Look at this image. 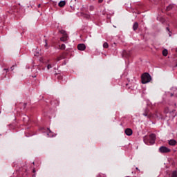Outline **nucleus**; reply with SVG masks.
Wrapping results in <instances>:
<instances>
[{
  "label": "nucleus",
  "mask_w": 177,
  "mask_h": 177,
  "mask_svg": "<svg viewBox=\"0 0 177 177\" xmlns=\"http://www.w3.org/2000/svg\"><path fill=\"white\" fill-rule=\"evenodd\" d=\"M162 55H163V56H167L168 55V50H167V49L163 50Z\"/></svg>",
  "instance_id": "obj_13"
},
{
  "label": "nucleus",
  "mask_w": 177,
  "mask_h": 177,
  "mask_svg": "<svg viewBox=\"0 0 177 177\" xmlns=\"http://www.w3.org/2000/svg\"><path fill=\"white\" fill-rule=\"evenodd\" d=\"M125 133L126 135H127V136H131V135H132L133 132H132V129H127L125 130Z\"/></svg>",
  "instance_id": "obj_6"
},
{
  "label": "nucleus",
  "mask_w": 177,
  "mask_h": 177,
  "mask_svg": "<svg viewBox=\"0 0 177 177\" xmlns=\"http://www.w3.org/2000/svg\"><path fill=\"white\" fill-rule=\"evenodd\" d=\"M176 143H177L176 140H175L174 139L169 140V145L170 146H175L176 145Z\"/></svg>",
  "instance_id": "obj_7"
},
{
  "label": "nucleus",
  "mask_w": 177,
  "mask_h": 177,
  "mask_svg": "<svg viewBox=\"0 0 177 177\" xmlns=\"http://www.w3.org/2000/svg\"><path fill=\"white\" fill-rule=\"evenodd\" d=\"M138 22L134 23L133 26V29L134 30V31H136V30H138Z\"/></svg>",
  "instance_id": "obj_12"
},
{
  "label": "nucleus",
  "mask_w": 177,
  "mask_h": 177,
  "mask_svg": "<svg viewBox=\"0 0 177 177\" xmlns=\"http://www.w3.org/2000/svg\"><path fill=\"white\" fill-rule=\"evenodd\" d=\"M86 48V46H85V44H78L77 46V49L79 50H85Z\"/></svg>",
  "instance_id": "obj_5"
},
{
  "label": "nucleus",
  "mask_w": 177,
  "mask_h": 177,
  "mask_svg": "<svg viewBox=\"0 0 177 177\" xmlns=\"http://www.w3.org/2000/svg\"><path fill=\"white\" fill-rule=\"evenodd\" d=\"M75 1H78V0H75Z\"/></svg>",
  "instance_id": "obj_35"
},
{
  "label": "nucleus",
  "mask_w": 177,
  "mask_h": 177,
  "mask_svg": "<svg viewBox=\"0 0 177 177\" xmlns=\"http://www.w3.org/2000/svg\"><path fill=\"white\" fill-rule=\"evenodd\" d=\"M56 65V64H53V66H55Z\"/></svg>",
  "instance_id": "obj_30"
},
{
  "label": "nucleus",
  "mask_w": 177,
  "mask_h": 177,
  "mask_svg": "<svg viewBox=\"0 0 177 177\" xmlns=\"http://www.w3.org/2000/svg\"><path fill=\"white\" fill-rule=\"evenodd\" d=\"M99 3H102L103 2V0H98Z\"/></svg>",
  "instance_id": "obj_26"
},
{
  "label": "nucleus",
  "mask_w": 177,
  "mask_h": 177,
  "mask_svg": "<svg viewBox=\"0 0 177 177\" xmlns=\"http://www.w3.org/2000/svg\"><path fill=\"white\" fill-rule=\"evenodd\" d=\"M38 8H41V4H39V5H38Z\"/></svg>",
  "instance_id": "obj_29"
},
{
  "label": "nucleus",
  "mask_w": 177,
  "mask_h": 177,
  "mask_svg": "<svg viewBox=\"0 0 177 177\" xmlns=\"http://www.w3.org/2000/svg\"><path fill=\"white\" fill-rule=\"evenodd\" d=\"M151 81V76L149 73H144L142 75V84H147Z\"/></svg>",
  "instance_id": "obj_2"
},
{
  "label": "nucleus",
  "mask_w": 177,
  "mask_h": 177,
  "mask_svg": "<svg viewBox=\"0 0 177 177\" xmlns=\"http://www.w3.org/2000/svg\"><path fill=\"white\" fill-rule=\"evenodd\" d=\"M27 105V104H24V106H26Z\"/></svg>",
  "instance_id": "obj_32"
},
{
  "label": "nucleus",
  "mask_w": 177,
  "mask_h": 177,
  "mask_svg": "<svg viewBox=\"0 0 177 177\" xmlns=\"http://www.w3.org/2000/svg\"><path fill=\"white\" fill-rule=\"evenodd\" d=\"M60 49H66V45L65 44H62L61 46H59Z\"/></svg>",
  "instance_id": "obj_20"
},
{
  "label": "nucleus",
  "mask_w": 177,
  "mask_h": 177,
  "mask_svg": "<svg viewBox=\"0 0 177 177\" xmlns=\"http://www.w3.org/2000/svg\"><path fill=\"white\" fill-rule=\"evenodd\" d=\"M44 42H45L44 46H45L46 48H48V40L45 39V40H44Z\"/></svg>",
  "instance_id": "obj_22"
},
{
  "label": "nucleus",
  "mask_w": 177,
  "mask_h": 177,
  "mask_svg": "<svg viewBox=\"0 0 177 177\" xmlns=\"http://www.w3.org/2000/svg\"><path fill=\"white\" fill-rule=\"evenodd\" d=\"M136 169H139L138 167H136Z\"/></svg>",
  "instance_id": "obj_33"
},
{
  "label": "nucleus",
  "mask_w": 177,
  "mask_h": 177,
  "mask_svg": "<svg viewBox=\"0 0 177 177\" xmlns=\"http://www.w3.org/2000/svg\"><path fill=\"white\" fill-rule=\"evenodd\" d=\"M68 36L67 35H64L60 38V41H62V42H66V41H68Z\"/></svg>",
  "instance_id": "obj_9"
},
{
  "label": "nucleus",
  "mask_w": 177,
  "mask_h": 177,
  "mask_svg": "<svg viewBox=\"0 0 177 177\" xmlns=\"http://www.w3.org/2000/svg\"><path fill=\"white\" fill-rule=\"evenodd\" d=\"M156 142V134H151L149 137H144V142L145 145H154Z\"/></svg>",
  "instance_id": "obj_1"
},
{
  "label": "nucleus",
  "mask_w": 177,
  "mask_h": 177,
  "mask_svg": "<svg viewBox=\"0 0 177 177\" xmlns=\"http://www.w3.org/2000/svg\"><path fill=\"white\" fill-rule=\"evenodd\" d=\"M142 115H144L145 117H147V118H150V117H151V113H150V110H149V109H145L144 110V113H142Z\"/></svg>",
  "instance_id": "obj_4"
},
{
  "label": "nucleus",
  "mask_w": 177,
  "mask_h": 177,
  "mask_svg": "<svg viewBox=\"0 0 177 177\" xmlns=\"http://www.w3.org/2000/svg\"><path fill=\"white\" fill-rule=\"evenodd\" d=\"M174 8L173 5H169V6L167 7L166 10H171Z\"/></svg>",
  "instance_id": "obj_16"
},
{
  "label": "nucleus",
  "mask_w": 177,
  "mask_h": 177,
  "mask_svg": "<svg viewBox=\"0 0 177 177\" xmlns=\"http://www.w3.org/2000/svg\"><path fill=\"white\" fill-rule=\"evenodd\" d=\"M4 71H6V73H8V71H9V69H8V68H4Z\"/></svg>",
  "instance_id": "obj_27"
},
{
  "label": "nucleus",
  "mask_w": 177,
  "mask_h": 177,
  "mask_svg": "<svg viewBox=\"0 0 177 177\" xmlns=\"http://www.w3.org/2000/svg\"><path fill=\"white\" fill-rule=\"evenodd\" d=\"M48 130L49 131V133H47V136L48 138H53V133L52 132V131H50V129H49V128H48Z\"/></svg>",
  "instance_id": "obj_11"
},
{
  "label": "nucleus",
  "mask_w": 177,
  "mask_h": 177,
  "mask_svg": "<svg viewBox=\"0 0 177 177\" xmlns=\"http://www.w3.org/2000/svg\"><path fill=\"white\" fill-rule=\"evenodd\" d=\"M166 30H167V31H168L169 32V37H171V31L169 30V28H166Z\"/></svg>",
  "instance_id": "obj_21"
},
{
  "label": "nucleus",
  "mask_w": 177,
  "mask_h": 177,
  "mask_svg": "<svg viewBox=\"0 0 177 177\" xmlns=\"http://www.w3.org/2000/svg\"><path fill=\"white\" fill-rule=\"evenodd\" d=\"M172 177H177V171H173Z\"/></svg>",
  "instance_id": "obj_18"
},
{
  "label": "nucleus",
  "mask_w": 177,
  "mask_h": 177,
  "mask_svg": "<svg viewBox=\"0 0 177 177\" xmlns=\"http://www.w3.org/2000/svg\"><path fill=\"white\" fill-rule=\"evenodd\" d=\"M174 95H175V96L177 97L176 93H171V94H170L171 97H172V96H174Z\"/></svg>",
  "instance_id": "obj_23"
},
{
  "label": "nucleus",
  "mask_w": 177,
  "mask_h": 177,
  "mask_svg": "<svg viewBox=\"0 0 177 177\" xmlns=\"http://www.w3.org/2000/svg\"><path fill=\"white\" fill-rule=\"evenodd\" d=\"M56 106H59V101H57Z\"/></svg>",
  "instance_id": "obj_28"
},
{
  "label": "nucleus",
  "mask_w": 177,
  "mask_h": 177,
  "mask_svg": "<svg viewBox=\"0 0 177 177\" xmlns=\"http://www.w3.org/2000/svg\"><path fill=\"white\" fill-rule=\"evenodd\" d=\"M103 48H105L106 49H107V48H109V44L107 42H104L103 44Z\"/></svg>",
  "instance_id": "obj_15"
},
{
  "label": "nucleus",
  "mask_w": 177,
  "mask_h": 177,
  "mask_svg": "<svg viewBox=\"0 0 177 177\" xmlns=\"http://www.w3.org/2000/svg\"><path fill=\"white\" fill-rule=\"evenodd\" d=\"M33 172H35V170H33Z\"/></svg>",
  "instance_id": "obj_34"
},
{
  "label": "nucleus",
  "mask_w": 177,
  "mask_h": 177,
  "mask_svg": "<svg viewBox=\"0 0 177 177\" xmlns=\"http://www.w3.org/2000/svg\"><path fill=\"white\" fill-rule=\"evenodd\" d=\"M122 56V57H126V58L129 57V56H130L129 52L124 51Z\"/></svg>",
  "instance_id": "obj_8"
},
{
  "label": "nucleus",
  "mask_w": 177,
  "mask_h": 177,
  "mask_svg": "<svg viewBox=\"0 0 177 177\" xmlns=\"http://www.w3.org/2000/svg\"><path fill=\"white\" fill-rule=\"evenodd\" d=\"M65 5H66V1H61L58 3V6H59V8H63V6H64Z\"/></svg>",
  "instance_id": "obj_10"
},
{
  "label": "nucleus",
  "mask_w": 177,
  "mask_h": 177,
  "mask_svg": "<svg viewBox=\"0 0 177 177\" xmlns=\"http://www.w3.org/2000/svg\"><path fill=\"white\" fill-rule=\"evenodd\" d=\"M62 59H64V56L61 55L60 57H57L56 59L57 62H60V60H62Z\"/></svg>",
  "instance_id": "obj_14"
},
{
  "label": "nucleus",
  "mask_w": 177,
  "mask_h": 177,
  "mask_svg": "<svg viewBox=\"0 0 177 177\" xmlns=\"http://www.w3.org/2000/svg\"><path fill=\"white\" fill-rule=\"evenodd\" d=\"M51 104H53V102H51Z\"/></svg>",
  "instance_id": "obj_31"
},
{
  "label": "nucleus",
  "mask_w": 177,
  "mask_h": 177,
  "mask_svg": "<svg viewBox=\"0 0 177 177\" xmlns=\"http://www.w3.org/2000/svg\"><path fill=\"white\" fill-rule=\"evenodd\" d=\"M160 153H169L171 149L167 147L162 146L159 148Z\"/></svg>",
  "instance_id": "obj_3"
},
{
  "label": "nucleus",
  "mask_w": 177,
  "mask_h": 177,
  "mask_svg": "<svg viewBox=\"0 0 177 177\" xmlns=\"http://www.w3.org/2000/svg\"><path fill=\"white\" fill-rule=\"evenodd\" d=\"M10 70H11V71H13V70H15V66H11Z\"/></svg>",
  "instance_id": "obj_25"
},
{
  "label": "nucleus",
  "mask_w": 177,
  "mask_h": 177,
  "mask_svg": "<svg viewBox=\"0 0 177 177\" xmlns=\"http://www.w3.org/2000/svg\"><path fill=\"white\" fill-rule=\"evenodd\" d=\"M60 32L61 34H62L63 37H64V35H67V33L66 32L65 30H60Z\"/></svg>",
  "instance_id": "obj_17"
},
{
  "label": "nucleus",
  "mask_w": 177,
  "mask_h": 177,
  "mask_svg": "<svg viewBox=\"0 0 177 177\" xmlns=\"http://www.w3.org/2000/svg\"><path fill=\"white\" fill-rule=\"evenodd\" d=\"M52 67H53V66H52V64H48L47 65V70H50V68H52Z\"/></svg>",
  "instance_id": "obj_19"
},
{
  "label": "nucleus",
  "mask_w": 177,
  "mask_h": 177,
  "mask_svg": "<svg viewBox=\"0 0 177 177\" xmlns=\"http://www.w3.org/2000/svg\"><path fill=\"white\" fill-rule=\"evenodd\" d=\"M84 17H86V19H89L90 16L88 15H84Z\"/></svg>",
  "instance_id": "obj_24"
}]
</instances>
